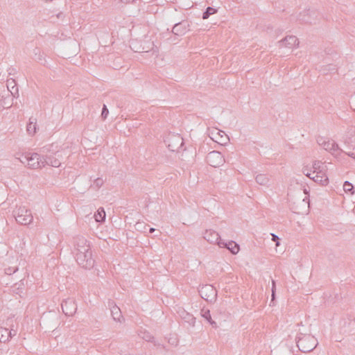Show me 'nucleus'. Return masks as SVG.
I'll return each instance as SVG.
<instances>
[{
    "instance_id": "f257e3e1",
    "label": "nucleus",
    "mask_w": 355,
    "mask_h": 355,
    "mask_svg": "<svg viewBox=\"0 0 355 355\" xmlns=\"http://www.w3.org/2000/svg\"><path fill=\"white\" fill-rule=\"evenodd\" d=\"M72 252L77 263L83 268L91 269L94 265L90 243L82 236L73 238Z\"/></svg>"
},
{
    "instance_id": "f03ea898",
    "label": "nucleus",
    "mask_w": 355,
    "mask_h": 355,
    "mask_svg": "<svg viewBox=\"0 0 355 355\" xmlns=\"http://www.w3.org/2000/svg\"><path fill=\"white\" fill-rule=\"evenodd\" d=\"M40 153L42 154L44 162H49V161L53 162V160L58 162V164L51 166L58 168L61 166L62 160L67 157L69 150L68 146L52 143L42 147L40 149Z\"/></svg>"
},
{
    "instance_id": "7ed1b4c3",
    "label": "nucleus",
    "mask_w": 355,
    "mask_h": 355,
    "mask_svg": "<svg viewBox=\"0 0 355 355\" xmlns=\"http://www.w3.org/2000/svg\"><path fill=\"white\" fill-rule=\"evenodd\" d=\"M17 159L24 164H27L30 168L36 169L39 168H42L46 166H53L58 164V162L53 160L47 162H44L42 154L38 153H26L19 155Z\"/></svg>"
},
{
    "instance_id": "20e7f679",
    "label": "nucleus",
    "mask_w": 355,
    "mask_h": 355,
    "mask_svg": "<svg viewBox=\"0 0 355 355\" xmlns=\"http://www.w3.org/2000/svg\"><path fill=\"white\" fill-rule=\"evenodd\" d=\"M297 346L303 353L313 351L318 344V340L311 334H300L297 337Z\"/></svg>"
},
{
    "instance_id": "39448f33",
    "label": "nucleus",
    "mask_w": 355,
    "mask_h": 355,
    "mask_svg": "<svg viewBox=\"0 0 355 355\" xmlns=\"http://www.w3.org/2000/svg\"><path fill=\"white\" fill-rule=\"evenodd\" d=\"M317 143L320 146L330 153L336 158H342L344 151L339 147L338 144L335 141L330 140L324 137H318L317 138Z\"/></svg>"
},
{
    "instance_id": "423d86ee",
    "label": "nucleus",
    "mask_w": 355,
    "mask_h": 355,
    "mask_svg": "<svg viewBox=\"0 0 355 355\" xmlns=\"http://www.w3.org/2000/svg\"><path fill=\"white\" fill-rule=\"evenodd\" d=\"M13 215L16 221L22 225H28L33 220L31 211L25 207H19L14 210Z\"/></svg>"
},
{
    "instance_id": "0eeeda50",
    "label": "nucleus",
    "mask_w": 355,
    "mask_h": 355,
    "mask_svg": "<svg viewBox=\"0 0 355 355\" xmlns=\"http://www.w3.org/2000/svg\"><path fill=\"white\" fill-rule=\"evenodd\" d=\"M164 142L169 150L172 152H178L183 147L184 144L183 138L179 134H168L164 139Z\"/></svg>"
},
{
    "instance_id": "6e6552de",
    "label": "nucleus",
    "mask_w": 355,
    "mask_h": 355,
    "mask_svg": "<svg viewBox=\"0 0 355 355\" xmlns=\"http://www.w3.org/2000/svg\"><path fill=\"white\" fill-rule=\"evenodd\" d=\"M207 162L213 167H219L225 163L224 156L218 151L213 150L206 157Z\"/></svg>"
},
{
    "instance_id": "1a4fd4ad",
    "label": "nucleus",
    "mask_w": 355,
    "mask_h": 355,
    "mask_svg": "<svg viewBox=\"0 0 355 355\" xmlns=\"http://www.w3.org/2000/svg\"><path fill=\"white\" fill-rule=\"evenodd\" d=\"M199 293L202 298L209 302L214 301L217 296V291L211 285L202 286L199 289Z\"/></svg>"
},
{
    "instance_id": "9d476101",
    "label": "nucleus",
    "mask_w": 355,
    "mask_h": 355,
    "mask_svg": "<svg viewBox=\"0 0 355 355\" xmlns=\"http://www.w3.org/2000/svg\"><path fill=\"white\" fill-rule=\"evenodd\" d=\"M209 136L214 141L220 145L226 144L229 141L225 132L217 128L209 130Z\"/></svg>"
},
{
    "instance_id": "9b49d317",
    "label": "nucleus",
    "mask_w": 355,
    "mask_h": 355,
    "mask_svg": "<svg viewBox=\"0 0 355 355\" xmlns=\"http://www.w3.org/2000/svg\"><path fill=\"white\" fill-rule=\"evenodd\" d=\"M189 31L190 24L189 21L183 20L173 26L171 33L176 36H183Z\"/></svg>"
},
{
    "instance_id": "f8f14e48",
    "label": "nucleus",
    "mask_w": 355,
    "mask_h": 355,
    "mask_svg": "<svg viewBox=\"0 0 355 355\" xmlns=\"http://www.w3.org/2000/svg\"><path fill=\"white\" fill-rule=\"evenodd\" d=\"M62 309L66 315L71 316L77 311V304L74 300L69 298L62 302Z\"/></svg>"
},
{
    "instance_id": "ddd939ff",
    "label": "nucleus",
    "mask_w": 355,
    "mask_h": 355,
    "mask_svg": "<svg viewBox=\"0 0 355 355\" xmlns=\"http://www.w3.org/2000/svg\"><path fill=\"white\" fill-rule=\"evenodd\" d=\"M343 141L348 147L355 148V125L347 129Z\"/></svg>"
},
{
    "instance_id": "4468645a",
    "label": "nucleus",
    "mask_w": 355,
    "mask_h": 355,
    "mask_svg": "<svg viewBox=\"0 0 355 355\" xmlns=\"http://www.w3.org/2000/svg\"><path fill=\"white\" fill-rule=\"evenodd\" d=\"M204 239L211 243H216L223 242L218 232L212 230H207L203 236Z\"/></svg>"
},
{
    "instance_id": "2eb2a0df",
    "label": "nucleus",
    "mask_w": 355,
    "mask_h": 355,
    "mask_svg": "<svg viewBox=\"0 0 355 355\" xmlns=\"http://www.w3.org/2000/svg\"><path fill=\"white\" fill-rule=\"evenodd\" d=\"M178 315L189 325L193 327L196 323V318L191 313L186 311L184 309L180 307L177 310Z\"/></svg>"
},
{
    "instance_id": "dca6fc26",
    "label": "nucleus",
    "mask_w": 355,
    "mask_h": 355,
    "mask_svg": "<svg viewBox=\"0 0 355 355\" xmlns=\"http://www.w3.org/2000/svg\"><path fill=\"white\" fill-rule=\"evenodd\" d=\"M110 311L112 318L114 321L122 323L124 321V318L119 307H118L114 302H110Z\"/></svg>"
},
{
    "instance_id": "f3484780",
    "label": "nucleus",
    "mask_w": 355,
    "mask_h": 355,
    "mask_svg": "<svg viewBox=\"0 0 355 355\" xmlns=\"http://www.w3.org/2000/svg\"><path fill=\"white\" fill-rule=\"evenodd\" d=\"M299 44L298 39L294 35L286 37L282 40L279 41V46H284L288 48H293L297 46Z\"/></svg>"
},
{
    "instance_id": "a211bd4d",
    "label": "nucleus",
    "mask_w": 355,
    "mask_h": 355,
    "mask_svg": "<svg viewBox=\"0 0 355 355\" xmlns=\"http://www.w3.org/2000/svg\"><path fill=\"white\" fill-rule=\"evenodd\" d=\"M311 179L323 186L327 185L329 182V178L324 170H320L318 172H316Z\"/></svg>"
},
{
    "instance_id": "6ab92c4d",
    "label": "nucleus",
    "mask_w": 355,
    "mask_h": 355,
    "mask_svg": "<svg viewBox=\"0 0 355 355\" xmlns=\"http://www.w3.org/2000/svg\"><path fill=\"white\" fill-rule=\"evenodd\" d=\"M218 246L227 248L234 254H237L240 249L239 245L233 241H230L227 243L224 241L218 243Z\"/></svg>"
},
{
    "instance_id": "aec40b11",
    "label": "nucleus",
    "mask_w": 355,
    "mask_h": 355,
    "mask_svg": "<svg viewBox=\"0 0 355 355\" xmlns=\"http://www.w3.org/2000/svg\"><path fill=\"white\" fill-rule=\"evenodd\" d=\"M6 85L8 90L10 92L11 95L13 98H18L19 97V89L18 87L17 86V83L15 80L12 78L7 80Z\"/></svg>"
},
{
    "instance_id": "412c9836",
    "label": "nucleus",
    "mask_w": 355,
    "mask_h": 355,
    "mask_svg": "<svg viewBox=\"0 0 355 355\" xmlns=\"http://www.w3.org/2000/svg\"><path fill=\"white\" fill-rule=\"evenodd\" d=\"M201 316L205 318L214 328L217 327L216 322L211 319L210 311L208 309L202 308L200 311Z\"/></svg>"
},
{
    "instance_id": "4be33fe9",
    "label": "nucleus",
    "mask_w": 355,
    "mask_h": 355,
    "mask_svg": "<svg viewBox=\"0 0 355 355\" xmlns=\"http://www.w3.org/2000/svg\"><path fill=\"white\" fill-rule=\"evenodd\" d=\"M256 182L262 186H268L270 179L267 175L259 174L255 178Z\"/></svg>"
},
{
    "instance_id": "5701e85b",
    "label": "nucleus",
    "mask_w": 355,
    "mask_h": 355,
    "mask_svg": "<svg viewBox=\"0 0 355 355\" xmlns=\"http://www.w3.org/2000/svg\"><path fill=\"white\" fill-rule=\"evenodd\" d=\"M37 124L35 119H30L29 123L27 124L26 130L30 135H33L36 132Z\"/></svg>"
},
{
    "instance_id": "b1692460",
    "label": "nucleus",
    "mask_w": 355,
    "mask_h": 355,
    "mask_svg": "<svg viewBox=\"0 0 355 355\" xmlns=\"http://www.w3.org/2000/svg\"><path fill=\"white\" fill-rule=\"evenodd\" d=\"M8 329L0 327V343H6L10 340Z\"/></svg>"
},
{
    "instance_id": "393cba45",
    "label": "nucleus",
    "mask_w": 355,
    "mask_h": 355,
    "mask_svg": "<svg viewBox=\"0 0 355 355\" xmlns=\"http://www.w3.org/2000/svg\"><path fill=\"white\" fill-rule=\"evenodd\" d=\"M94 218L96 222L101 223L105 219V212L103 208H99L97 212L94 214Z\"/></svg>"
},
{
    "instance_id": "a878e982",
    "label": "nucleus",
    "mask_w": 355,
    "mask_h": 355,
    "mask_svg": "<svg viewBox=\"0 0 355 355\" xmlns=\"http://www.w3.org/2000/svg\"><path fill=\"white\" fill-rule=\"evenodd\" d=\"M217 12V10L212 7H207L206 10L202 14V19H207L209 17L210 15L215 14Z\"/></svg>"
},
{
    "instance_id": "bb28decb",
    "label": "nucleus",
    "mask_w": 355,
    "mask_h": 355,
    "mask_svg": "<svg viewBox=\"0 0 355 355\" xmlns=\"http://www.w3.org/2000/svg\"><path fill=\"white\" fill-rule=\"evenodd\" d=\"M140 336L142 339L147 342H153L154 337L149 332L144 331V332L141 331Z\"/></svg>"
},
{
    "instance_id": "cd10ccee",
    "label": "nucleus",
    "mask_w": 355,
    "mask_h": 355,
    "mask_svg": "<svg viewBox=\"0 0 355 355\" xmlns=\"http://www.w3.org/2000/svg\"><path fill=\"white\" fill-rule=\"evenodd\" d=\"M343 190L346 193H349L350 194L354 193V187L352 183L348 181H345L343 184Z\"/></svg>"
},
{
    "instance_id": "c85d7f7f",
    "label": "nucleus",
    "mask_w": 355,
    "mask_h": 355,
    "mask_svg": "<svg viewBox=\"0 0 355 355\" xmlns=\"http://www.w3.org/2000/svg\"><path fill=\"white\" fill-rule=\"evenodd\" d=\"M313 174L318 172L320 170H324L323 163L320 161H315L313 164Z\"/></svg>"
},
{
    "instance_id": "c756f323",
    "label": "nucleus",
    "mask_w": 355,
    "mask_h": 355,
    "mask_svg": "<svg viewBox=\"0 0 355 355\" xmlns=\"http://www.w3.org/2000/svg\"><path fill=\"white\" fill-rule=\"evenodd\" d=\"M103 180L101 178H98L96 180H94L91 187L94 189H98L103 184Z\"/></svg>"
},
{
    "instance_id": "7c9ffc66",
    "label": "nucleus",
    "mask_w": 355,
    "mask_h": 355,
    "mask_svg": "<svg viewBox=\"0 0 355 355\" xmlns=\"http://www.w3.org/2000/svg\"><path fill=\"white\" fill-rule=\"evenodd\" d=\"M18 270V267H8L5 269V273L8 275H11Z\"/></svg>"
},
{
    "instance_id": "2f4dec72",
    "label": "nucleus",
    "mask_w": 355,
    "mask_h": 355,
    "mask_svg": "<svg viewBox=\"0 0 355 355\" xmlns=\"http://www.w3.org/2000/svg\"><path fill=\"white\" fill-rule=\"evenodd\" d=\"M168 342L169 344L173 346H176L178 344V340L176 336H172L168 338Z\"/></svg>"
},
{
    "instance_id": "473e14b6",
    "label": "nucleus",
    "mask_w": 355,
    "mask_h": 355,
    "mask_svg": "<svg viewBox=\"0 0 355 355\" xmlns=\"http://www.w3.org/2000/svg\"><path fill=\"white\" fill-rule=\"evenodd\" d=\"M109 114V110L107 108V106L105 105H103L102 112H101V116L103 119H105Z\"/></svg>"
},
{
    "instance_id": "72a5a7b5",
    "label": "nucleus",
    "mask_w": 355,
    "mask_h": 355,
    "mask_svg": "<svg viewBox=\"0 0 355 355\" xmlns=\"http://www.w3.org/2000/svg\"><path fill=\"white\" fill-rule=\"evenodd\" d=\"M272 241L276 242V245L278 246L279 245V238L275 234H271Z\"/></svg>"
},
{
    "instance_id": "f704fd0d",
    "label": "nucleus",
    "mask_w": 355,
    "mask_h": 355,
    "mask_svg": "<svg viewBox=\"0 0 355 355\" xmlns=\"http://www.w3.org/2000/svg\"><path fill=\"white\" fill-rule=\"evenodd\" d=\"M275 280H272V299L275 298Z\"/></svg>"
},
{
    "instance_id": "c9c22d12",
    "label": "nucleus",
    "mask_w": 355,
    "mask_h": 355,
    "mask_svg": "<svg viewBox=\"0 0 355 355\" xmlns=\"http://www.w3.org/2000/svg\"><path fill=\"white\" fill-rule=\"evenodd\" d=\"M8 333H10V334H9L10 339L12 336H15L17 334V331L13 329H11L10 330L8 329Z\"/></svg>"
},
{
    "instance_id": "e433bc0d",
    "label": "nucleus",
    "mask_w": 355,
    "mask_h": 355,
    "mask_svg": "<svg viewBox=\"0 0 355 355\" xmlns=\"http://www.w3.org/2000/svg\"><path fill=\"white\" fill-rule=\"evenodd\" d=\"M155 346L157 347L158 348L161 349H165V346L154 340L153 341Z\"/></svg>"
},
{
    "instance_id": "4c0bfd02",
    "label": "nucleus",
    "mask_w": 355,
    "mask_h": 355,
    "mask_svg": "<svg viewBox=\"0 0 355 355\" xmlns=\"http://www.w3.org/2000/svg\"><path fill=\"white\" fill-rule=\"evenodd\" d=\"M134 0H118L117 1V3H122L123 4H127V3H129L132 1H133Z\"/></svg>"
},
{
    "instance_id": "58836bf2",
    "label": "nucleus",
    "mask_w": 355,
    "mask_h": 355,
    "mask_svg": "<svg viewBox=\"0 0 355 355\" xmlns=\"http://www.w3.org/2000/svg\"><path fill=\"white\" fill-rule=\"evenodd\" d=\"M303 173H304V174L306 176L309 177V178H311H311L313 177V175H313V172H312V173L306 172V171H305V170H304V171H303Z\"/></svg>"
},
{
    "instance_id": "ea45409f",
    "label": "nucleus",
    "mask_w": 355,
    "mask_h": 355,
    "mask_svg": "<svg viewBox=\"0 0 355 355\" xmlns=\"http://www.w3.org/2000/svg\"><path fill=\"white\" fill-rule=\"evenodd\" d=\"M347 155L349 157H351L355 159V155L353 153H345L344 151V154H343V155Z\"/></svg>"
},
{
    "instance_id": "a19ab883",
    "label": "nucleus",
    "mask_w": 355,
    "mask_h": 355,
    "mask_svg": "<svg viewBox=\"0 0 355 355\" xmlns=\"http://www.w3.org/2000/svg\"><path fill=\"white\" fill-rule=\"evenodd\" d=\"M300 19L302 20V21L305 22V23H310V24H311L313 22V21L311 19H310L300 18Z\"/></svg>"
},
{
    "instance_id": "79ce46f5",
    "label": "nucleus",
    "mask_w": 355,
    "mask_h": 355,
    "mask_svg": "<svg viewBox=\"0 0 355 355\" xmlns=\"http://www.w3.org/2000/svg\"><path fill=\"white\" fill-rule=\"evenodd\" d=\"M304 13L311 15V14L315 15V12L313 11H311L310 10L304 11Z\"/></svg>"
},
{
    "instance_id": "37998d69",
    "label": "nucleus",
    "mask_w": 355,
    "mask_h": 355,
    "mask_svg": "<svg viewBox=\"0 0 355 355\" xmlns=\"http://www.w3.org/2000/svg\"><path fill=\"white\" fill-rule=\"evenodd\" d=\"M155 231V228H153V227H150V230H149L150 233H153V232H154Z\"/></svg>"
}]
</instances>
